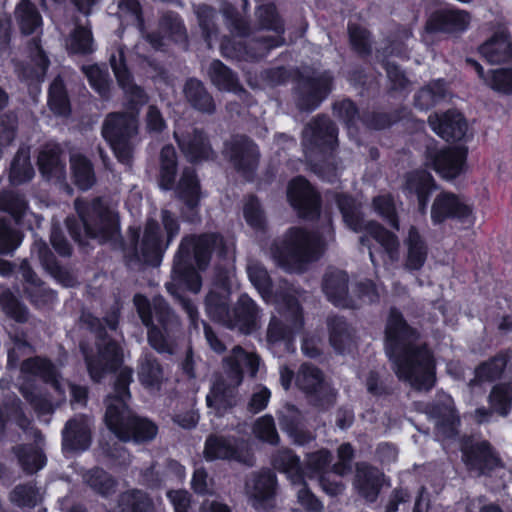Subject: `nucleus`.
Here are the masks:
<instances>
[{"mask_svg":"<svg viewBox=\"0 0 512 512\" xmlns=\"http://www.w3.org/2000/svg\"><path fill=\"white\" fill-rule=\"evenodd\" d=\"M332 78L328 73L301 82L297 105L301 110L315 109L331 90Z\"/></svg>","mask_w":512,"mask_h":512,"instance_id":"obj_25","label":"nucleus"},{"mask_svg":"<svg viewBox=\"0 0 512 512\" xmlns=\"http://www.w3.org/2000/svg\"><path fill=\"white\" fill-rule=\"evenodd\" d=\"M209 76L211 81L220 90L237 93L241 90L237 78L233 73L220 61L214 60L210 64Z\"/></svg>","mask_w":512,"mask_h":512,"instance_id":"obj_55","label":"nucleus"},{"mask_svg":"<svg viewBox=\"0 0 512 512\" xmlns=\"http://www.w3.org/2000/svg\"><path fill=\"white\" fill-rule=\"evenodd\" d=\"M330 461L331 455L325 449L310 453L307 455L305 469H301V472L303 473V476L305 475L309 478L318 476L319 478L320 475H324L323 471Z\"/></svg>","mask_w":512,"mask_h":512,"instance_id":"obj_63","label":"nucleus"},{"mask_svg":"<svg viewBox=\"0 0 512 512\" xmlns=\"http://www.w3.org/2000/svg\"><path fill=\"white\" fill-rule=\"evenodd\" d=\"M228 367V377L233 380L234 385H240L242 375L247 371L251 376H255L259 367V358L253 353L245 352L241 347L236 346L232 350L231 356L226 360Z\"/></svg>","mask_w":512,"mask_h":512,"instance_id":"obj_35","label":"nucleus"},{"mask_svg":"<svg viewBox=\"0 0 512 512\" xmlns=\"http://www.w3.org/2000/svg\"><path fill=\"white\" fill-rule=\"evenodd\" d=\"M306 143L319 147L332 148L337 141V131L334 124L326 117H318L303 131Z\"/></svg>","mask_w":512,"mask_h":512,"instance_id":"obj_37","label":"nucleus"},{"mask_svg":"<svg viewBox=\"0 0 512 512\" xmlns=\"http://www.w3.org/2000/svg\"><path fill=\"white\" fill-rule=\"evenodd\" d=\"M276 476L269 470L250 474L245 482V494L249 504L259 511L275 506Z\"/></svg>","mask_w":512,"mask_h":512,"instance_id":"obj_16","label":"nucleus"},{"mask_svg":"<svg viewBox=\"0 0 512 512\" xmlns=\"http://www.w3.org/2000/svg\"><path fill=\"white\" fill-rule=\"evenodd\" d=\"M0 305L16 321L23 322L27 320L28 311L26 307L4 286H0Z\"/></svg>","mask_w":512,"mask_h":512,"instance_id":"obj_62","label":"nucleus"},{"mask_svg":"<svg viewBox=\"0 0 512 512\" xmlns=\"http://www.w3.org/2000/svg\"><path fill=\"white\" fill-rule=\"evenodd\" d=\"M184 94L187 101L195 109L207 113L214 111V101L200 81L196 79L188 80L184 86Z\"/></svg>","mask_w":512,"mask_h":512,"instance_id":"obj_48","label":"nucleus"},{"mask_svg":"<svg viewBox=\"0 0 512 512\" xmlns=\"http://www.w3.org/2000/svg\"><path fill=\"white\" fill-rule=\"evenodd\" d=\"M39 169L48 180L63 182L66 179L65 160L58 146L44 147L38 156Z\"/></svg>","mask_w":512,"mask_h":512,"instance_id":"obj_38","label":"nucleus"},{"mask_svg":"<svg viewBox=\"0 0 512 512\" xmlns=\"http://www.w3.org/2000/svg\"><path fill=\"white\" fill-rule=\"evenodd\" d=\"M291 205L303 217H314L319 211V197L302 177L292 180L287 191Z\"/></svg>","mask_w":512,"mask_h":512,"instance_id":"obj_19","label":"nucleus"},{"mask_svg":"<svg viewBox=\"0 0 512 512\" xmlns=\"http://www.w3.org/2000/svg\"><path fill=\"white\" fill-rule=\"evenodd\" d=\"M66 46L73 53H91L94 50L91 31L77 26L66 41Z\"/></svg>","mask_w":512,"mask_h":512,"instance_id":"obj_59","label":"nucleus"},{"mask_svg":"<svg viewBox=\"0 0 512 512\" xmlns=\"http://www.w3.org/2000/svg\"><path fill=\"white\" fill-rule=\"evenodd\" d=\"M174 137L183 154L190 161L208 159L212 154L209 143L202 132L197 129H192L191 132H186V134H180L178 130H175Z\"/></svg>","mask_w":512,"mask_h":512,"instance_id":"obj_34","label":"nucleus"},{"mask_svg":"<svg viewBox=\"0 0 512 512\" xmlns=\"http://www.w3.org/2000/svg\"><path fill=\"white\" fill-rule=\"evenodd\" d=\"M273 465L275 468L285 472L290 479L291 483L297 487L296 496L297 502L309 512H322L323 504L316 498V496L307 488L303 482V473L298 457H296L290 450H281L273 458Z\"/></svg>","mask_w":512,"mask_h":512,"instance_id":"obj_14","label":"nucleus"},{"mask_svg":"<svg viewBox=\"0 0 512 512\" xmlns=\"http://www.w3.org/2000/svg\"><path fill=\"white\" fill-rule=\"evenodd\" d=\"M48 104L50 109L58 115L65 116L70 111L64 84L60 78L55 79L50 86Z\"/></svg>","mask_w":512,"mask_h":512,"instance_id":"obj_58","label":"nucleus"},{"mask_svg":"<svg viewBox=\"0 0 512 512\" xmlns=\"http://www.w3.org/2000/svg\"><path fill=\"white\" fill-rule=\"evenodd\" d=\"M42 499L40 491L33 485H18L10 493V500L19 507L32 508Z\"/></svg>","mask_w":512,"mask_h":512,"instance_id":"obj_61","label":"nucleus"},{"mask_svg":"<svg viewBox=\"0 0 512 512\" xmlns=\"http://www.w3.org/2000/svg\"><path fill=\"white\" fill-rule=\"evenodd\" d=\"M92 420L78 415L69 420L62 431V446L65 451H85L91 444Z\"/></svg>","mask_w":512,"mask_h":512,"instance_id":"obj_20","label":"nucleus"},{"mask_svg":"<svg viewBox=\"0 0 512 512\" xmlns=\"http://www.w3.org/2000/svg\"><path fill=\"white\" fill-rule=\"evenodd\" d=\"M467 149L456 146L440 150L432 157L434 170L445 179H454L465 170Z\"/></svg>","mask_w":512,"mask_h":512,"instance_id":"obj_23","label":"nucleus"},{"mask_svg":"<svg viewBox=\"0 0 512 512\" xmlns=\"http://www.w3.org/2000/svg\"><path fill=\"white\" fill-rule=\"evenodd\" d=\"M488 402L490 409L478 408L474 417L478 423L488 422L493 412L502 417H506L512 407V383H501L493 386Z\"/></svg>","mask_w":512,"mask_h":512,"instance_id":"obj_26","label":"nucleus"},{"mask_svg":"<svg viewBox=\"0 0 512 512\" xmlns=\"http://www.w3.org/2000/svg\"><path fill=\"white\" fill-rule=\"evenodd\" d=\"M295 382L315 406L326 408L334 403L335 392L324 380L322 372L317 367L302 364L296 374Z\"/></svg>","mask_w":512,"mask_h":512,"instance_id":"obj_15","label":"nucleus"},{"mask_svg":"<svg viewBox=\"0 0 512 512\" xmlns=\"http://www.w3.org/2000/svg\"><path fill=\"white\" fill-rule=\"evenodd\" d=\"M429 124L433 131L446 141L461 140L467 132L466 121L462 114L456 111L430 115Z\"/></svg>","mask_w":512,"mask_h":512,"instance_id":"obj_28","label":"nucleus"},{"mask_svg":"<svg viewBox=\"0 0 512 512\" xmlns=\"http://www.w3.org/2000/svg\"><path fill=\"white\" fill-rule=\"evenodd\" d=\"M477 72L479 77L493 90L504 93H512V69L492 70L488 76L484 75L482 66L473 59L466 60Z\"/></svg>","mask_w":512,"mask_h":512,"instance_id":"obj_46","label":"nucleus"},{"mask_svg":"<svg viewBox=\"0 0 512 512\" xmlns=\"http://www.w3.org/2000/svg\"><path fill=\"white\" fill-rule=\"evenodd\" d=\"M16 20L24 34H32L42 24V18L29 0H22L15 10Z\"/></svg>","mask_w":512,"mask_h":512,"instance_id":"obj_52","label":"nucleus"},{"mask_svg":"<svg viewBox=\"0 0 512 512\" xmlns=\"http://www.w3.org/2000/svg\"><path fill=\"white\" fill-rule=\"evenodd\" d=\"M446 95L445 83L435 81L421 89L415 96V104L420 109H428L438 103Z\"/></svg>","mask_w":512,"mask_h":512,"instance_id":"obj_57","label":"nucleus"},{"mask_svg":"<svg viewBox=\"0 0 512 512\" xmlns=\"http://www.w3.org/2000/svg\"><path fill=\"white\" fill-rule=\"evenodd\" d=\"M385 350L399 380L419 391L433 387L435 366L432 354L417 331L408 326L395 309L390 311L387 320Z\"/></svg>","mask_w":512,"mask_h":512,"instance_id":"obj_1","label":"nucleus"},{"mask_svg":"<svg viewBox=\"0 0 512 512\" xmlns=\"http://www.w3.org/2000/svg\"><path fill=\"white\" fill-rule=\"evenodd\" d=\"M177 169V155L172 145H166L160 153V187L168 190L174 183Z\"/></svg>","mask_w":512,"mask_h":512,"instance_id":"obj_54","label":"nucleus"},{"mask_svg":"<svg viewBox=\"0 0 512 512\" xmlns=\"http://www.w3.org/2000/svg\"><path fill=\"white\" fill-rule=\"evenodd\" d=\"M324 247L325 242L317 235L293 227L272 244L270 255L286 271L302 272L307 264L319 258Z\"/></svg>","mask_w":512,"mask_h":512,"instance_id":"obj_4","label":"nucleus"},{"mask_svg":"<svg viewBox=\"0 0 512 512\" xmlns=\"http://www.w3.org/2000/svg\"><path fill=\"white\" fill-rule=\"evenodd\" d=\"M383 481L384 475L378 469L366 464L357 466L355 486L366 500H376Z\"/></svg>","mask_w":512,"mask_h":512,"instance_id":"obj_39","label":"nucleus"},{"mask_svg":"<svg viewBox=\"0 0 512 512\" xmlns=\"http://www.w3.org/2000/svg\"><path fill=\"white\" fill-rule=\"evenodd\" d=\"M247 273L249 280L261 294L263 300L267 303L273 302L278 294L272 296L271 280L264 266L258 262L250 261L249 264L247 265ZM284 295L290 294L285 293Z\"/></svg>","mask_w":512,"mask_h":512,"instance_id":"obj_51","label":"nucleus"},{"mask_svg":"<svg viewBox=\"0 0 512 512\" xmlns=\"http://www.w3.org/2000/svg\"><path fill=\"white\" fill-rule=\"evenodd\" d=\"M278 420L281 429L294 443L304 445L314 439L310 432L304 430V417L294 405H285L278 413Z\"/></svg>","mask_w":512,"mask_h":512,"instance_id":"obj_30","label":"nucleus"},{"mask_svg":"<svg viewBox=\"0 0 512 512\" xmlns=\"http://www.w3.org/2000/svg\"><path fill=\"white\" fill-rule=\"evenodd\" d=\"M233 380L227 378L217 379L206 396V404L209 412L217 417L223 416L237 403L236 388Z\"/></svg>","mask_w":512,"mask_h":512,"instance_id":"obj_21","label":"nucleus"},{"mask_svg":"<svg viewBox=\"0 0 512 512\" xmlns=\"http://www.w3.org/2000/svg\"><path fill=\"white\" fill-rule=\"evenodd\" d=\"M212 251L226 254V246L221 236L207 234L183 238L174 259L173 282L166 284L167 290L175 294L174 287L177 285L194 293L199 292L201 280L193 267V261L199 269H204L210 261Z\"/></svg>","mask_w":512,"mask_h":512,"instance_id":"obj_3","label":"nucleus"},{"mask_svg":"<svg viewBox=\"0 0 512 512\" xmlns=\"http://www.w3.org/2000/svg\"><path fill=\"white\" fill-rule=\"evenodd\" d=\"M140 383L151 391H158L164 381V373L157 359L151 354H143L137 366Z\"/></svg>","mask_w":512,"mask_h":512,"instance_id":"obj_41","label":"nucleus"},{"mask_svg":"<svg viewBox=\"0 0 512 512\" xmlns=\"http://www.w3.org/2000/svg\"><path fill=\"white\" fill-rule=\"evenodd\" d=\"M152 510V501L142 491H127L119 499L120 512H152Z\"/></svg>","mask_w":512,"mask_h":512,"instance_id":"obj_56","label":"nucleus"},{"mask_svg":"<svg viewBox=\"0 0 512 512\" xmlns=\"http://www.w3.org/2000/svg\"><path fill=\"white\" fill-rule=\"evenodd\" d=\"M137 128L135 112L111 113L104 121L102 135L122 163L130 162L136 143Z\"/></svg>","mask_w":512,"mask_h":512,"instance_id":"obj_12","label":"nucleus"},{"mask_svg":"<svg viewBox=\"0 0 512 512\" xmlns=\"http://www.w3.org/2000/svg\"><path fill=\"white\" fill-rule=\"evenodd\" d=\"M132 377L133 371L128 367L119 371L114 394L107 399L105 423L120 440L149 441L157 434L156 425L147 419L134 416L126 404V399L130 397L128 387Z\"/></svg>","mask_w":512,"mask_h":512,"instance_id":"obj_2","label":"nucleus"},{"mask_svg":"<svg viewBox=\"0 0 512 512\" xmlns=\"http://www.w3.org/2000/svg\"><path fill=\"white\" fill-rule=\"evenodd\" d=\"M160 216L161 224L153 218L147 219L142 233L130 230L137 258L152 265L159 264L163 251L180 230L177 218L170 211L162 209Z\"/></svg>","mask_w":512,"mask_h":512,"instance_id":"obj_7","label":"nucleus"},{"mask_svg":"<svg viewBox=\"0 0 512 512\" xmlns=\"http://www.w3.org/2000/svg\"><path fill=\"white\" fill-rule=\"evenodd\" d=\"M75 208L80 216V223L72 218L66 220L67 228L75 241L84 244L86 238H92L106 242L117 236V216L100 199H95L90 204L77 199Z\"/></svg>","mask_w":512,"mask_h":512,"instance_id":"obj_6","label":"nucleus"},{"mask_svg":"<svg viewBox=\"0 0 512 512\" xmlns=\"http://www.w3.org/2000/svg\"><path fill=\"white\" fill-rule=\"evenodd\" d=\"M21 375L27 382L33 377H39L43 381L51 383L60 397L65 395L66 389H69L73 404L83 405L86 401V388L73 385L65 380H59L56 368L45 359L36 357L25 360L21 365Z\"/></svg>","mask_w":512,"mask_h":512,"instance_id":"obj_13","label":"nucleus"},{"mask_svg":"<svg viewBox=\"0 0 512 512\" xmlns=\"http://www.w3.org/2000/svg\"><path fill=\"white\" fill-rule=\"evenodd\" d=\"M110 64L119 86L123 89L131 105H144L148 101V97L140 86L133 83L124 63V52L122 49H119L117 54L111 55Z\"/></svg>","mask_w":512,"mask_h":512,"instance_id":"obj_27","label":"nucleus"},{"mask_svg":"<svg viewBox=\"0 0 512 512\" xmlns=\"http://www.w3.org/2000/svg\"><path fill=\"white\" fill-rule=\"evenodd\" d=\"M336 202L342 213L343 221L348 228L354 232L365 231L367 235L372 237L381 246L385 265H392L399 261L400 242L394 233L389 232L373 221L365 222L360 214L359 207L352 198L338 195Z\"/></svg>","mask_w":512,"mask_h":512,"instance_id":"obj_9","label":"nucleus"},{"mask_svg":"<svg viewBox=\"0 0 512 512\" xmlns=\"http://www.w3.org/2000/svg\"><path fill=\"white\" fill-rule=\"evenodd\" d=\"M84 481L102 495L109 494L115 485L114 480L103 470L95 468L84 475Z\"/></svg>","mask_w":512,"mask_h":512,"instance_id":"obj_64","label":"nucleus"},{"mask_svg":"<svg viewBox=\"0 0 512 512\" xmlns=\"http://www.w3.org/2000/svg\"><path fill=\"white\" fill-rule=\"evenodd\" d=\"M272 303L276 311L270 317L265 336L269 347L290 343L304 326L302 310L294 296L277 295Z\"/></svg>","mask_w":512,"mask_h":512,"instance_id":"obj_10","label":"nucleus"},{"mask_svg":"<svg viewBox=\"0 0 512 512\" xmlns=\"http://www.w3.org/2000/svg\"><path fill=\"white\" fill-rule=\"evenodd\" d=\"M463 458L466 464L479 473H486L499 465L500 460L492 451L486 441L470 443L465 442L462 445Z\"/></svg>","mask_w":512,"mask_h":512,"instance_id":"obj_29","label":"nucleus"},{"mask_svg":"<svg viewBox=\"0 0 512 512\" xmlns=\"http://www.w3.org/2000/svg\"><path fill=\"white\" fill-rule=\"evenodd\" d=\"M323 291L328 300L336 306L354 307V301L348 294V277L343 271L328 272L323 281Z\"/></svg>","mask_w":512,"mask_h":512,"instance_id":"obj_33","label":"nucleus"},{"mask_svg":"<svg viewBox=\"0 0 512 512\" xmlns=\"http://www.w3.org/2000/svg\"><path fill=\"white\" fill-rule=\"evenodd\" d=\"M134 304L143 324L148 327V341L160 353H173L180 332L178 317L162 297H155L152 304L143 295H135Z\"/></svg>","mask_w":512,"mask_h":512,"instance_id":"obj_5","label":"nucleus"},{"mask_svg":"<svg viewBox=\"0 0 512 512\" xmlns=\"http://www.w3.org/2000/svg\"><path fill=\"white\" fill-rule=\"evenodd\" d=\"M28 433L34 438V444L19 446L15 453L22 468L27 473H34L45 466L46 457L41 449L43 440L41 434L35 429H31Z\"/></svg>","mask_w":512,"mask_h":512,"instance_id":"obj_36","label":"nucleus"},{"mask_svg":"<svg viewBox=\"0 0 512 512\" xmlns=\"http://www.w3.org/2000/svg\"><path fill=\"white\" fill-rule=\"evenodd\" d=\"M404 244L407 249L406 268L419 270L427 258V245L415 226L409 228Z\"/></svg>","mask_w":512,"mask_h":512,"instance_id":"obj_43","label":"nucleus"},{"mask_svg":"<svg viewBox=\"0 0 512 512\" xmlns=\"http://www.w3.org/2000/svg\"><path fill=\"white\" fill-rule=\"evenodd\" d=\"M470 23L467 12L460 10H440L433 13L426 23L428 32H462Z\"/></svg>","mask_w":512,"mask_h":512,"instance_id":"obj_31","label":"nucleus"},{"mask_svg":"<svg viewBox=\"0 0 512 512\" xmlns=\"http://www.w3.org/2000/svg\"><path fill=\"white\" fill-rule=\"evenodd\" d=\"M204 456L207 460L233 459L245 465H253V454L248 443L231 438L210 436L205 443Z\"/></svg>","mask_w":512,"mask_h":512,"instance_id":"obj_17","label":"nucleus"},{"mask_svg":"<svg viewBox=\"0 0 512 512\" xmlns=\"http://www.w3.org/2000/svg\"><path fill=\"white\" fill-rule=\"evenodd\" d=\"M501 377L512 378V352L504 351L480 364L475 370V381H494Z\"/></svg>","mask_w":512,"mask_h":512,"instance_id":"obj_32","label":"nucleus"},{"mask_svg":"<svg viewBox=\"0 0 512 512\" xmlns=\"http://www.w3.org/2000/svg\"><path fill=\"white\" fill-rule=\"evenodd\" d=\"M178 194L189 209H194L198 205L200 187L194 170L190 168L183 170L178 184Z\"/></svg>","mask_w":512,"mask_h":512,"instance_id":"obj_50","label":"nucleus"},{"mask_svg":"<svg viewBox=\"0 0 512 512\" xmlns=\"http://www.w3.org/2000/svg\"><path fill=\"white\" fill-rule=\"evenodd\" d=\"M225 154L243 173L252 171L258 162L257 147L244 136H236L226 144Z\"/></svg>","mask_w":512,"mask_h":512,"instance_id":"obj_24","label":"nucleus"},{"mask_svg":"<svg viewBox=\"0 0 512 512\" xmlns=\"http://www.w3.org/2000/svg\"><path fill=\"white\" fill-rule=\"evenodd\" d=\"M229 290L226 284L213 288L206 297V310L209 316L230 328H238L249 333L260 319L261 311L246 294L239 297L233 310L227 307Z\"/></svg>","mask_w":512,"mask_h":512,"instance_id":"obj_8","label":"nucleus"},{"mask_svg":"<svg viewBox=\"0 0 512 512\" xmlns=\"http://www.w3.org/2000/svg\"><path fill=\"white\" fill-rule=\"evenodd\" d=\"M479 52L491 64L512 60V44L505 32L495 33L479 47Z\"/></svg>","mask_w":512,"mask_h":512,"instance_id":"obj_40","label":"nucleus"},{"mask_svg":"<svg viewBox=\"0 0 512 512\" xmlns=\"http://www.w3.org/2000/svg\"><path fill=\"white\" fill-rule=\"evenodd\" d=\"M82 322L90 330L94 331L99 338L96 344V355L90 354L86 346L81 345L88 372L94 381H98L105 373L116 369L122 363L123 353L114 341H107L102 337L104 327L98 318L91 314H83Z\"/></svg>","mask_w":512,"mask_h":512,"instance_id":"obj_11","label":"nucleus"},{"mask_svg":"<svg viewBox=\"0 0 512 512\" xmlns=\"http://www.w3.org/2000/svg\"><path fill=\"white\" fill-rule=\"evenodd\" d=\"M70 169L75 185L81 190L90 189L96 179L90 160L80 153H73L70 156Z\"/></svg>","mask_w":512,"mask_h":512,"instance_id":"obj_47","label":"nucleus"},{"mask_svg":"<svg viewBox=\"0 0 512 512\" xmlns=\"http://www.w3.org/2000/svg\"><path fill=\"white\" fill-rule=\"evenodd\" d=\"M434 188L433 178L426 171H415L410 173L405 182L404 191L408 195H415L419 210L424 213L429 194Z\"/></svg>","mask_w":512,"mask_h":512,"instance_id":"obj_42","label":"nucleus"},{"mask_svg":"<svg viewBox=\"0 0 512 512\" xmlns=\"http://www.w3.org/2000/svg\"><path fill=\"white\" fill-rule=\"evenodd\" d=\"M118 9L121 23L135 26L140 32L143 31L141 7L137 0H121L118 4Z\"/></svg>","mask_w":512,"mask_h":512,"instance_id":"obj_60","label":"nucleus"},{"mask_svg":"<svg viewBox=\"0 0 512 512\" xmlns=\"http://www.w3.org/2000/svg\"><path fill=\"white\" fill-rule=\"evenodd\" d=\"M330 343L336 351L343 353L353 344V329L340 317H333L328 322Z\"/></svg>","mask_w":512,"mask_h":512,"instance_id":"obj_49","label":"nucleus"},{"mask_svg":"<svg viewBox=\"0 0 512 512\" xmlns=\"http://www.w3.org/2000/svg\"><path fill=\"white\" fill-rule=\"evenodd\" d=\"M20 269L26 282L25 293L28 295L31 302L36 306H43L51 303L55 298L53 291L43 285L28 263L23 262Z\"/></svg>","mask_w":512,"mask_h":512,"instance_id":"obj_44","label":"nucleus"},{"mask_svg":"<svg viewBox=\"0 0 512 512\" xmlns=\"http://www.w3.org/2000/svg\"><path fill=\"white\" fill-rule=\"evenodd\" d=\"M258 18L261 22V25L268 30H272L274 32L273 36H265L262 38V45L266 49H270L273 47L280 46L283 42L281 38V33L283 32V26L281 21L279 20L276 10L272 5H265L258 9L257 11Z\"/></svg>","mask_w":512,"mask_h":512,"instance_id":"obj_45","label":"nucleus"},{"mask_svg":"<svg viewBox=\"0 0 512 512\" xmlns=\"http://www.w3.org/2000/svg\"><path fill=\"white\" fill-rule=\"evenodd\" d=\"M471 216V206L462 198L452 193L439 194L431 207V219L434 224L442 223L448 218L466 221L470 220Z\"/></svg>","mask_w":512,"mask_h":512,"instance_id":"obj_18","label":"nucleus"},{"mask_svg":"<svg viewBox=\"0 0 512 512\" xmlns=\"http://www.w3.org/2000/svg\"><path fill=\"white\" fill-rule=\"evenodd\" d=\"M428 415L433 420L439 436L449 438L455 434L458 417L449 395L439 394L436 402L429 407Z\"/></svg>","mask_w":512,"mask_h":512,"instance_id":"obj_22","label":"nucleus"},{"mask_svg":"<svg viewBox=\"0 0 512 512\" xmlns=\"http://www.w3.org/2000/svg\"><path fill=\"white\" fill-rule=\"evenodd\" d=\"M34 169L30 163V151L28 148H20L14 157L10 168V181L19 185L31 180Z\"/></svg>","mask_w":512,"mask_h":512,"instance_id":"obj_53","label":"nucleus"}]
</instances>
